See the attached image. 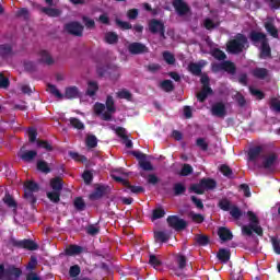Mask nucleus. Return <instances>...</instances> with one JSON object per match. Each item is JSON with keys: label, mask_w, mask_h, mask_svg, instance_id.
Wrapping results in <instances>:
<instances>
[{"label": "nucleus", "mask_w": 280, "mask_h": 280, "mask_svg": "<svg viewBox=\"0 0 280 280\" xmlns=\"http://www.w3.org/2000/svg\"><path fill=\"white\" fill-rule=\"evenodd\" d=\"M247 218L249 220L248 225L242 226V233L243 235H247L250 237L253 235V232L256 233V235H259V237L264 236V229L261 225H259V219L257 218V214L253 211H247Z\"/></svg>", "instance_id": "nucleus-1"}, {"label": "nucleus", "mask_w": 280, "mask_h": 280, "mask_svg": "<svg viewBox=\"0 0 280 280\" xmlns=\"http://www.w3.org/2000/svg\"><path fill=\"white\" fill-rule=\"evenodd\" d=\"M48 91L51 95L58 97V100H62V97H66V100H79L80 97H82L80 89H78V86L75 85L66 88L65 95H62V93H60V90L51 83H48Z\"/></svg>", "instance_id": "nucleus-2"}, {"label": "nucleus", "mask_w": 280, "mask_h": 280, "mask_svg": "<svg viewBox=\"0 0 280 280\" xmlns=\"http://www.w3.org/2000/svg\"><path fill=\"white\" fill-rule=\"evenodd\" d=\"M230 54H242L244 49L248 48V37L242 33H237L234 39H231L228 45Z\"/></svg>", "instance_id": "nucleus-3"}, {"label": "nucleus", "mask_w": 280, "mask_h": 280, "mask_svg": "<svg viewBox=\"0 0 280 280\" xmlns=\"http://www.w3.org/2000/svg\"><path fill=\"white\" fill-rule=\"evenodd\" d=\"M23 275V270L14 265L5 268L4 264H0V280H16Z\"/></svg>", "instance_id": "nucleus-4"}, {"label": "nucleus", "mask_w": 280, "mask_h": 280, "mask_svg": "<svg viewBox=\"0 0 280 280\" xmlns=\"http://www.w3.org/2000/svg\"><path fill=\"white\" fill-rule=\"evenodd\" d=\"M40 191V186H38V184H36V182L34 180H27L24 184V198L25 200H27V202L30 205H32V207H34V205H36L37 202V198L36 196H34V194Z\"/></svg>", "instance_id": "nucleus-5"}, {"label": "nucleus", "mask_w": 280, "mask_h": 280, "mask_svg": "<svg viewBox=\"0 0 280 280\" xmlns=\"http://www.w3.org/2000/svg\"><path fill=\"white\" fill-rule=\"evenodd\" d=\"M200 83L202 84L201 91L197 94V100L201 104L203 102H207V98L209 95H213V89H211V79H209V75L203 74L200 79Z\"/></svg>", "instance_id": "nucleus-6"}, {"label": "nucleus", "mask_w": 280, "mask_h": 280, "mask_svg": "<svg viewBox=\"0 0 280 280\" xmlns=\"http://www.w3.org/2000/svg\"><path fill=\"white\" fill-rule=\"evenodd\" d=\"M149 32L151 34H159L161 38H166L165 37V23L161 20L156 19H151L148 23Z\"/></svg>", "instance_id": "nucleus-7"}, {"label": "nucleus", "mask_w": 280, "mask_h": 280, "mask_svg": "<svg viewBox=\"0 0 280 280\" xmlns=\"http://www.w3.org/2000/svg\"><path fill=\"white\" fill-rule=\"evenodd\" d=\"M105 108L107 112L102 114L103 121H112L114 113H117V107H115V98L112 95L106 97Z\"/></svg>", "instance_id": "nucleus-8"}, {"label": "nucleus", "mask_w": 280, "mask_h": 280, "mask_svg": "<svg viewBox=\"0 0 280 280\" xmlns=\"http://www.w3.org/2000/svg\"><path fill=\"white\" fill-rule=\"evenodd\" d=\"M131 154L137 159L141 170H143L144 172H152V170H154L152 163L148 161V155L141 153V151H131Z\"/></svg>", "instance_id": "nucleus-9"}, {"label": "nucleus", "mask_w": 280, "mask_h": 280, "mask_svg": "<svg viewBox=\"0 0 280 280\" xmlns=\"http://www.w3.org/2000/svg\"><path fill=\"white\" fill-rule=\"evenodd\" d=\"M166 222L171 229L174 231H185L187 229V221L180 219L178 215H168Z\"/></svg>", "instance_id": "nucleus-10"}, {"label": "nucleus", "mask_w": 280, "mask_h": 280, "mask_svg": "<svg viewBox=\"0 0 280 280\" xmlns=\"http://www.w3.org/2000/svg\"><path fill=\"white\" fill-rule=\"evenodd\" d=\"M63 30L71 36L82 37L84 34V26L80 22H70L65 24Z\"/></svg>", "instance_id": "nucleus-11"}, {"label": "nucleus", "mask_w": 280, "mask_h": 280, "mask_svg": "<svg viewBox=\"0 0 280 280\" xmlns=\"http://www.w3.org/2000/svg\"><path fill=\"white\" fill-rule=\"evenodd\" d=\"M127 49L129 54H131V56H141L143 54H150V48H148L145 44L139 42H133L129 44Z\"/></svg>", "instance_id": "nucleus-12"}, {"label": "nucleus", "mask_w": 280, "mask_h": 280, "mask_svg": "<svg viewBox=\"0 0 280 280\" xmlns=\"http://www.w3.org/2000/svg\"><path fill=\"white\" fill-rule=\"evenodd\" d=\"M277 161H279V155L277 153H271L264 158L261 165L258 167H262V170H267V172H275V165H277Z\"/></svg>", "instance_id": "nucleus-13"}, {"label": "nucleus", "mask_w": 280, "mask_h": 280, "mask_svg": "<svg viewBox=\"0 0 280 280\" xmlns=\"http://www.w3.org/2000/svg\"><path fill=\"white\" fill-rule=\"evenodd\" d=\"M248 38L255 47H257L259 44L264 45V43H268V36L266 33L257 32V31H250Z\"/></svg>", "instance_id": "nucleus-14"}, {"label": "nucleus", "mask_w": 280, "mask_h": 280, "mask_svg": "<svg viewBox=\"0 0 280 280\" xmlns=\"http://www.w3.org/2000/svg\"><path fill=\"white\" fill-rule=\"evenodd\" d=\"M173 8L178 16H185L191 12V8L184 0H173Z\"/></svg>", "instance_id": "nucleus-15"}, {"label": "nucleus", "mask_w": 280, "mask_h": 280, "mask_svg": "<svg viewBox=\"0 0 280 280\" xmlns=\"http://www.w3.org/2000/svg\"><path fill=\"white\" fill-rule=\"evenodd\" d=\"M12 245L15 246V248H25L26 250H38V244L32 240H23V241H16L14 240L12 242Z\"/></svg>", "instance_id": "nucleus-16"}, {"label": "nucleus", "mask_w": 280, "mask_h": 280, "mask_svg": "<svg viewBox=\"0 0 280 280\" xmlns=\"http://www.w3.org/2000/svg\"><path fill=\"white\" fill-rule=\"evenodd\" d=\"M14 56H16V51H14L12 44L0 45V58H2V60H10V58H14Z\"/></svg>", "instance_id": "nucleus-17"}, {"label": "nucleus", "mask_w": 280, "mask_h": 280, "mask_svg": "<svg viewBox=\"0 0 280 280\" xmlns=\"http://www.w3.org/2000/svg\"><path fill=\"white\" fill-rule=\"evenodd\" d=\"M109 189L110 188L106 185H97L94 191L90 194L89 198L90 200H102V198L108 194Z\"/></svg>", "instance_id": "nucleus-18"}, {"label": "nucleus", "mask_w": 280, "mask_h": 280, "mask_svg": "<svg viewBox=\"0 0 280 280\" xmlns=\"http://www.w3.org/2000/svg\"><path fill=\"white\" fill-rule=\"evenodd\" d=\"M210 112L213 117L224 118L226 117V105L222 102H217L212 104Z\"/></svg>", "instance_id": "nucleus-19"}, {"label": "nucleus", "mask_w": 280, "mask_h": 280, "mask_svg": "<svg viewBox=\"0 0 280 280\" xmlns=\"http://www.w3.org/2000/svg\"><path fill=\"white\" fill-rule=\"evenodd\" d=\"M175 261L177 267H171V270H173L177 277H180V271L187 268V256L179 254L176 256Z\"/></svg>", "instance_id": "nucleus-20"}, {"label": "nucleus", "mask_w": 280, "mask_h": 280, "mask_svg": "<svg viewBox=\"0 0 280 280\" xmlns=\"http://www.w3.org/2000/svg\"><path fill=\"white\" fill-rule=\"evenodd\" d=\"M82 253H86V247H82L75 244H71L65 249V254L68 257H75V255H82Z\"/></svg>", "instance_id": "nucleus-21"}, {"label": "nucleus", "mask_w": 280, "mask_h": 280, "mask_svg": "<svg viewBox=\"0 0 280 280\" xmlns=\"http://www.w3.org/2000/svg\"><path fill=\"white\" fill-rule=\"evenodd\" d=\"M201 186L203 187V191H213L215 187H218V182L210 177H203L200 179Z\"/></svg>", "instance_id": "nucleus-22"}, {"label": "nucleus", "mask_w": 280, "mask_h": 280, "mask_svg": "<svg viewBox=\"0 0 280 280\" xmlns=\"http://www.w3.org/2000/svg\"><path fill=\"white\" fill-rule=\"evenodd\" d=\"M261 152H264V147L261 145H256L249 149L248 151V161H250L252 163H255V161H257V159H259V155L261 154Z\"/></svg>", "instance_id": "nucleus-23"}, {"label": "nucleus", "mask_w": 280, "mask_h": 280, "mask_svg": "<svg viewBox=\"0 0 280 280\" xmlns=\"http://www.w3.org/2000/svg\"><path fill=\"white\" fill-rule=\"evenodd\" d=\"M218 235L221 242H231L233 240V232L224 226L219 228Z\"/></svg>", "instance_id": "nucleus-24"}, {"label": "nucleus", "mask_w": 280, "mask_h": 280, "mask_svg": "<svg viewBox=\"0 0 280 280\" xmlns=\"http://www.w3.org/2000/svg\"><path fill=\"white\" fill-rule=\"evenodd\" d=\"M260 58L262 60H266V58H272V48H270L269 40L264 42V44L260 45Z\"/></svg>", "instance_id": "nucleus-25"}, {"label": "nucleus", "mask_w": 280, "mask_h": 280, "mask_svg": "<svg viewBox=\"0 0 280 280\" xmlns=\"http://www.w3.org/2000/svg\"><path fill=\"white\" fill-rule=\"evenodd\" d=\"M217 257L219 261H221V264H229L231 259V249L220 248L217 254Z\"/></svg>", "instance_id": "nucleus-26"}, {"label": "nucleus", "mask_w": 280, "mask_h": 280, "mask_svg": "<svg viewBox=\"0 0 280 280\" xmlns=\"http://www.w3.org/2000/svg\"><path fill=\"white\" fill-rule=\"evenodd\" d=\"M39 56V62H42L43 65H48V67H51V65H54L55 61L49 51L40 50Z\"/></svg>", "instance_id": "nucleus-27"}, {"label": "nucleus", "mask_w": 280, "mask_h": 280, "mask_svg": "<svg viewBox=\"0 0 280 280\" xmlns=\"http://www.w3.org/2000/svg\"><path fill=\"white\" fill-rule=\"evenodd\" d=\"M223 71H225V73H229L230 75H235V73H237V67L235 66V63L231 60H224L223 61Z\"/></svg>", "instance_id": "nucleus-28"}, {"label": "nucleus", "mask_w": 280, "mask_h": 280, "mask_svg": "<svg viewBox=\"0 0 280 280\" xmlns=\"http://www.w3.org/2000/svg\"><path fill=\"white\" fill-rule=\"evenodd\" d=\"M188 71L189 73H191L192 75H196V77H202V65L200 63H197V62H190L188 65Z\"/></svg>", "instance_id": "nucleus-29"}, {"label": "nucleus", "mask_w": 280, "mask_h": 280, "mask_svg": "<svg viewBox=\"0 0 280 280\" xmlns=\"http://www.w3.org/2000/svg\"><path fill=\"white\" fill-rule=\"evenodd\" d=\"M50 187L52 191H62L65 183L62 182L61 177H54L50 179Z\"/></svg>", "instance_id": "nucleus-30"}, {"label": "nucleus", "mask_w": 280, "mask_h": 280, "mask_svg": "<svg viewBox=\"0 0 280 280\" xmlns=\"http://www.w3.org/2000/svg\"><path fill=\"white\" fill-rule=\"evenodd\" d=\"M97 91H100V85L97 84V82L89 81L85 95H89V97H94V95H96Z\"/></svg>", "instance_id": "nucleus-31"}, {"label": "nucleus", "mask_w": 280, "mask_h": 280, "mask_svg": "<svg viewBox=\"0 0 280 280\" xmlns=\"http://www.w3.org/2000/svg\"><path fill=\"white\" fill-rule=\"evenodd\" d=\"M36 156H38V152L34 151V150H30V151H24L21 155L20 159L22 161H24L25 163H32V161L34 159H36Z\"/></svg>", "instance_id": "nucleus-32"}, {"label": "nucleus", "mask_w": 280, "mask_h": 280, "mask_svg": "<svg viewBox=\"0 0 280 280\" xmlns=\"http://www.w3.org/2000/svg\"><path fill=\"white\" fill-rule=\"evenodd\" d=\"M195 242L198 246H209L211 238L206 234H196Z\"/></svg>", "instance_id": "nucleus-33"}, {"label": "nucleus", "mask_w": 280, "mask_h": 280, "mask_svg": "<svg viewBox=\"0 0 280 280\" xmlns=\"http://www.w3.org/2000/svg\"><path fill=\"white\" fill-rule=\"evenodd\" d=\"M4 205L9 207V209H13V211L16 213V209L19 207V203H16V200H14V197L10 194H7L3 198Z\"/></svg>", "instance_id": "nucleus-34"}, {"label": "nucleus", "mask_w": 280, "mask_h": 280, "mask_svg": "<svg viewBox=\"0 0 280 280\" xmlns=\"http://www.w3.org/2000/svg\"><path fill=\"white\" fill-rule=\"evenodd\" d=\"M265 30L272 38H279V30H277V26L272 22H266Z\"/></svg>", "instance_id": "nucleus-35"}, {"label": "nucleus", "mask_w": 280, "mask_h": 280, "mask_svg": "<svg viewBox=\"0 0 280 280\" xmlns=\"http://www.w3.org/2000/svg\"><path fill=\"white\" fill-rule=\"evenodd\" d=\"M105 43H107V45H117V43H119V35L115 32H107L105 34Z\"/></svg>", "instance_id": "nucleus-36"}, {"label": "nucleus", "mask_w": 280, "mask_h": 280, "mask_svg": "<svg viewBox=\"0 0 280 280\" xmlns=\"http://www.w3.org/2000/svg\"><path fill=\"white\" fill-rule=\"evenodd\" d=\"M254 78H257L258 80H266L268 78V69L266 68H255L253 70Z\"/></svg>", "instance_id": "nucleus-37"}, {"label": "nucleus", "mask_w": 280, "mask_h": 280, "mask_svg": "<svg viewBox=\"0 0 280 280\" xmlns=\"http://www.w3.org/2000/svg\"><path fill=\"white\" fill-rule=\"evenodd\" d=\"M42 12H44V14H46L47 16H51L54 19L60 16V14H62V11H60L59 9H54V8H47L44 7L42 9Z\"/></svg>", "instance_id": "nucleus-38"}, {"label": "nucleus", "mask_w": 280, "mask_h": 280, "mask_svg": "<svg viewBox=\"0 0 280 280\" xmlns=\"http://www.w3.org/2000/svg\"><path fill=\"white\" fill-rule=\"evenodd\" d=\"M37 170H38V172H42V174H50V172H51L49 164L44 160L37 161Z\"/></svg>", "instance_id": "nucleus-39"}, {"label": "nucleus", "mask_w": 280, "mask_h": 280, "mask_svg": "<svg viewBox=\"0 0 280 280\" xmlns=\"http://www.w3.org/2000/svg\"><path fill=\"white\" fill-rule=\"evenodd\" d=\"M230 215L233 218V220H241L244 212L242 209H240V207L232 206V208H230Z\"/></svg>", "instance_id": "nucleus-40"}, {"label": "nucleus", "mask_w": 280, "mask_h": 280, "mask_svg": "<svg viewBox=\"0 0 280 280\" xmlns=\"http://www.w3.org/2000/svg\"><path fill=\"white\" fill-rule=\"evenodd\" d=\"M46 196L50 202H54V205H58V202H60V191L58 190L48 191Z\"/></svg>", "instance_id": "nucleus-41"}, {"label": "nucleus", "mask_w": 280, "mask_h": 280, "mask_svg": "<svg viewBox=\"0 0 280 280\" xmlns=\"http://www.w3.org/2000/svg\"><path fill=\"white\" fill-rule=\"evenodd\" d=\"M125 187L131 191V194H143L145 191V188L142 186H135L130 184V182H125Z\"/></svg>", "instance_id": "nucleus-42"}, {"label": "nucleus", "mask_w": 280, "mask_h": 280, "mask_svg": "<svg viewBox=\"0 0 280 280\" xmlns=\"http://www.w3.org/2000/svg\"><path fill=\"white\" fill-rule=\"evenodd\" d=\"M73 205L77 211H84V209H86V202L82 197L74 198Z\"/></svg>", "instance_id": "nucleus-43"}, {"label": "nucleus", "mask_w": 280, "mask_h": 280, "mask_svg": "<svg viewBox=\"0 0 280 280\" xmlns=\"http://www.w3.org/2000/svg\"><path fill=\"white\" fill-rule=\"evenodd\" d=\"M174 196H183L187 191V187L183 183H176L173 186Z\"/></svg>", "instance_id": "nucleus-44"}, {"label": "nucleus", "mask_w": 280, "mask_h": 280, "mask_svg": "<svg viewBox=\"0 0 280 280\" xmlns=\"http://www.w3.org/2000/svg\"><path fill=\"white\" fill-rule=\"evenodd\" d=\"M189 191H192V194H197L198 196H202L205 194V188L199 180V183L190 185Z\"/></svg>", "instance_id": "nucleus-45"}, {"label": "nucleus", "mask_w": 280, "mask_h": 280, "mask_svg": "<svg viewBox=\"0 0 280 280\" xmlns=\"http://www.w3.org/2000/svg\"><path fill=\"white\" fill-rule=\"evenodd\" d=\"M211 56L215 60H226V54L223 50H221L220 48L212 49Z\"/></svg>", "instance_id": "nucleus-46"}, {"label": "nucleus", "mask_w": 280, "mask_h": 280, "mask_svg": "<svg viewBox=\"0 0 280 280\" xmlns=\"http://www.w3.org/2000/svg\"><path fill=\"white\" fill-rule=\"evenodd\" d=\"M154 240L155 242H168L170 241V235H167V233L163 232V231H158L154 233Z\"/></svg>", "instance_id": "nucleus-47"}, {"label": "nucleus", "mask_w": 280, "mask_h": 280, "mask_svg": "<svg viewBox=\"0 0 280 280\" xmlns=\"http://www.w3.org/2000/svg\"><path fill=\"white\" fill-rule=\"evenodd\" d=\"M118 100H127V102H132V93L128 90H121L116 93Z\"/></svg>", "instance_id": "nucleus-48"}, {"label": "nucleus", "mask_w": 280, "mask_h": 280, "mask_svg": "<svg viewBox=\"0 0 280 280\" xmlns=\"http://www.w3.org/2000/svg\"><path fill=\"white\" fill-rule=\"evenodd\" d=\"M161 89L165 91V93H172V91H174V83L172 80H164L161 82Z\"/></svg>", "instance_id": "nucleus-49"}, {"label": "nucleus", "mask_w": 280, "mask_h": 280, "mask_svg": "<svg viewBox=\"0 0 280 280\" xmlns=\"http://www.w3.org/2000/svg\"><path fill=\"white\" fill-rule=\"evenodd\" d=\"M37 148H43L46 152H54V147L47 140H36Z\"/></svg>", "instance_id": "nucleus-50"}, {"label": "nucleus", "mask_w": 280, "mask_h": 280, "mask_svg": "<svg viewBox=\"0 0 280 280\" xmlns=\"http://www.w3.org/2000/svg\"><path fill=\"white\" fill-rule=\"evenodd\" d=\"M161 218H165V210L159 207L152 211V221L161 220Z\"/></svg>", "instance_id": "nucleus-51"}, {"label": "nucleus", "mask_w": 280, "mask_h": 280, "mask_svg": "<svg viewBox=\"0 0 280 280\" xmlns=\"http://www.w3.org/2000/svg\"><path fill=\"white\" fill-rule=\"evenodd\" d=\"M86 148L93 149L97 145V137L95 135H90L85 139Z\"/></svg>", "instance_id": "nucleus-52"}, {"label": "nucleus", "mask_w": 280, "mask_h": 280, "mask_svg": "<svg viewBox=\"0 0 280 280\" xmlns=\"http://www.w3.org/2000/svg\"><path fill=\"white\" fill-rule=\"evenodd\" d=\"M220 172H221V174H223V176H225V178H234L233 170L230 168V166L226 164H223L220 166Z\"/></svg>", "instance_id": "nucleus-53"}, {"label": "nucleus", "mask_w": 280, "mask_h": 280, "mask_svg": "<svg viewBox=\"0 0 280 280\" xmlns=\"http://www.w3.org/2000/svg\"><path fill=\"white\" fill-rule=\"evenodd\" d=\"M189 218L195 222V224H202V222H205V215L200 213L190 212Z\"/></svg>", "instance_id": "nucleus-54"}, {"label": "nucleus", "mask_w": 280, "mask_h": 280, "mask_svg": "<svg viewBox=\"0 0 280 280\" xmlns=\"http://www.w3.org/2000/svg\"><path fill=\"white\" fill-rule=\"evenodd\" d=\"M190 174H194V167L190 164H184L179 172V176H190Z\"/></svg>", "instance_id": "nucleus-55"}, {"label": "nucleus", "mask_w": 280, "mask_h": 280, "mask_svg": "<svg viewBox=\"0 0 280 280\" xmlns=\"http://www.w3.org/2000/svg\"><path fill=\"white\" fill-rule=\"evenodd\" d=\"M70 125L77 130H84V122H81L80 119L75 117L70 118Z\"/></svg>", "instance_id": "nucleus-56"}, {"label": "nucleus", "mask_w": 280, "mask_h": 280, "mask_svg": "<svg viewBox=\"0 0 280 280\" xmlns=\"http://www.w3.org/2000/svg\"><path fill=\"white\" fill-rule=\"evenodd\" d=\"M149 264L150 266H152L153 268H159V266H161L163 262L161 261V259H159V257H156V255L151 254L149 256Z\"/></svg>", "instance_id": "nucleus-57"}, {"label": "nucleus", "mask_w": 280, "mask_h": 280, "mask_svg": "<svg viewBox=\"0 0 280 280\" xmlns=\"http://www.w3.org/2000/svg\"><path fill=\"white\" fill-rule=\"evenodd\" d=\"M82 21H83V23H84L86 30H95V20H93V19H91V18L84 15V16L82 18Z\"/></svg>", "instance_id": "nucleus-58"}, {"label": "nucleus", "mask_w": 280, "mask_h": 280, "mask_svg": "<svg viewBox=\"0 0 280 280\" xmlns=\"http://www.w3.org/2000/svg\"><path fill=\"white\" fill-rule=\"evenodd\" d=\"M115 23H116L117 27H119L120 30H132V24H130V22H126V21L116 19Z\"/></svg>", "instance_id": "nucleus-59"}, {"label": "nucleus", "mask_w": 280, "mask_h": 280, "mask_svg": "<svg viewBox=\"0 0 280 280\" xmlns=\"http://www.w3.org/2000/svg\"><path fill=\"white\" fill-rule=\"evenodd\" d=\"M219 208L222 209V211H230L233 206L229 199H222L219 201Z\"/></svg>", "instance_id": "nucleus-60"}, {"label": "nucleus", "mask_w": 280, "mask_h": 280, "mask_svg": "<svg viewBox=\"0 0 280 280\" xmlns=\"http://www.w3.org/2000/svg\"><path fill=\"white\" fill-rule=\"evenodd\" d=\"M81 272H82V269H80V265L71 266L69 269V276L72 279H75V277H78Z\"/></svg>", "instance_id": "nucleus-61"}, {"label": "nucleus", "mask_w": 280, "mask_h": 280, "mask_svg": "<svg viewBox=\"0 0 280 280\" xmlns=\"http://www.w3.org/2000/svg\"><path fill=\"white\" fill-rule=\"evenodd\" d=\"M249 93L250 95H253L254 97L258 98V100H264L266 97V94L258 89H254V88H249Z\"/></svg>", "instance_id": "nucleus-62"}, {"label": "nucleus", "mask_w": 280, "mask_h": 280, "mask_svg": "<svg viewBox=\"0 0 280 280\" xmlns=\"http://www.w3.org/2000/svg\"><path fill=\"white\" fill-rule=\"evenodd\" d=\"M163 58H164L166 65H174L176 62V58L170 51H164L163 52Z\"/></svg>", "instance_id": "nucleus-63"}, {"label": "nucleus", "mask_w": 280, "mask_h": 280, "mask_svg": "<svg viewBox=\"0 0 280 280\" xmlns=\"http://www.w3.org/2000/svg\"><path fill=\"white\" fill-rule=\"evenodd\" d=\"M270 108L276 113H280V101L277 98H272L270 102Z\"/></svg>", "instance_id": "nucleus-64"}]
</instances>
